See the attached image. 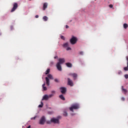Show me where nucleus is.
<instances>
[{"label":"nucleus","mask_w":128,"mask_h":128,"mask_svg":"<svg viewBox=\"0 0 128 128\" xmlns=\"http://www.w3.org/2000/svg\"><path fill=\"white\" fill-rule=\"evenodd\" d=\"M80 108L79 104L78 103H75L72 104V106L70 108V110L74 112V110H78Z\"/></svg>","instance_id":"obj_1"},{"label":"nucleus","mask_w":128,"mask_h":128,"mask_svg":"<svg viewBox=\"0 0 128 128\" xmlns=\"http://www.w3.org/2000/svg\"><path fill=\"white\" fill-rule=\"evenodd\" d=\"M54 96L53 94H50L49 95L46 94L44 96L42 100H47L48 98H52Z\"/></svg>","instance_id":"obj_2"},{"label":"nucleus","mask_w":128,"mask_h":128,"mask_svg":"<svg viewBox=\"0 0 128 128\" xmlns=\"http://www.w3.org/2000/svg\"><path fill=\"white\" fill-rule=\"evenodd\" d=\"M76 42H77V38L76 37L74 36L70 40V42L72 45L75 44Z\"/></svg>","instance_id":"obj_3"},{"label":"nucleus","mask_w":128,"mask_h":128,"mask_svg":"<svg viewBox=\"0 0 128 128\" xmlns=\"http://www.w3.org/2000/svg\"><path fill=\"white\" fill-rule=\"evenodd\" d=\"M18 4L16 2H14L13 4V8H12L10 12H14L18 8Z\"/></svg>","instance_id":"obj_4"},{"label":"nucleus","mask_w":128,"mask_h":128,"mask_svg":"<svg viewBox=\"0 0 128 128\" xmlns=\"http://www.w3.org/2000/svg\"><path fill=\"white\" fill-rule=\"evenodd\" d=\"M46 122V119L44 116H42L40 120V124L41 125H44Z\"/></svg>","instance_id":"obj_5"},{"label":"nucleus","mask_w":128,"mask_h":128,"mask_svg":"<svg viewBox=\"0 0 128 128\" xmlns=\"http://www.w3.org/2000/svg\"><path fill=\"white\" fill-rule=\"evenodd\" d=\"M51 122H54V124H60V121L58 118L56 119V118H52L50 120Z\"/></svg>","instance_id":"obj_6"},{"label":"nucleus","mask_w":128,"mask_h":128,"mask_svg":"<svg viewBox=\"0 0 128 128\" xmlns=\"http://www.w3.org/2000/svg\"><path fill=\"white\" fill-rule=\"evenodd\" d=\"M68 84L70 86H74V83L72 80L70 78H68Z\"/></svg>","instance_id":"obj_7"},{"label":"nucleus","mask_w":128,"mask_h":128,"mask_svg":"<svg viewBox=\"0 0 128 128\" xmlns=\"http://www.w3.org/2000/svg\"><path fill=\"white\" fill-rule=\"evenodd\" d=\"M60 90H61V92L62 94H64L66 93V88H64V87H61L60 88Z\"/></svg>","instance_id":"obj_8"},{"label":"nucleus","mask_w":128,"mask_h":128,"mask_svg":"<svg viewBox=\"0 0 128 128\" xmlns=\"http://www.w3.org/2000/svg\"><path fill=\"white\" fill-rule=\"evenodd\" d=\"M69 76H73L74 78V80H76V77L78 76L77 74L76 73L70 74Z\"/></svg>","instance_id":"obj_9"},{"label":"nucleus","mask_w":128,"mask_h":128,"mask_svg":"<svg viewBox=\"0 0 128 128\" xmlns=\"http://www.w3.org/2000/svg\"><path fill=\"white\" fill-rule=\"evenodd\" d=\"M56 67H57V69L59 70V71H62V66L60 65V63H58L56 64Z\"/></svg>","instance_id":"obj_10"},{"label":"nucleus","mask_w":128,"mask_h":128,"mask_svg":"<svg viewBox=\"0 0 128 128\" xmlns=\"http://www.w3.org/2000/svg\"><path fill=\"white\" fill-rule=\"evenodd\" d=\"M58 61L59 62H58V63H60V64H61L64 62L65 60L64 58H59Z\"/></svg>","instance_id":"obj_11"},{"label":"nucleus","mask_w":128,"mask_h":128,"mask_svg":"<svg viewBox=\"0 0 128 128\" xmlns=\"http://www.w3.org/2000/svg\"><path fill=\"white\" fill-rule=\"evenodd\" d=\"M46 84L48 86H50V80L48 77H46Z\"/></svg>","instance_id":"obj_12"},{"label":"nucleus","mask_w":128,"mask_h":128,"mask_svg":"<svg viewBox=\"0 0 128 128\" xmlns=\"http://www.w3.org/2000/svg\"><path fill=\"white\" fill-rule=\"evenodd\" d=\"M48 8V4L46 2H44V6H43V10H45L46 9Z\"/></svg>","instance_id":"obj_13"},{"label":"nucleus","mask_w":128,"mask_h":128,"mask_svg":"<svg viewBox=\"0 0 128 128\" xmlns=\"http://www.w3.org/2000/svg\"><path fill=\"white\" fill-rule=\"evenodd\" d=\"M126 60L128 61V66L124 68V70L125 71H128V56H126Z\"/></svg>","instance_id":"obj_14"},{"label":"nucleus","mask_w":128,"mask_h":128,"mask_svg":"<svg viewBox=\"0 0 128 128\" xmlns=\"http://www.w3.org/2000/svg\"><path fill=\"white\" fill-rule=\"evenodd\" d=\"M122 90L124 93V94H126L128 92L127 90L124 88L123 86H122Z\"/></svg>","instance_id":"obj_15"},{"label":"nucleus","mask_w":128,"mask_h":128,"mask_svg":"<svg viewBox=\"0 0 128 128\" xmlns=\"http://www.w3.org/2000/svg\"><path fill=\"white\" fill-rule=\"evenodd\" d=\"M66 65L68 68H72V64L70 62L66 63Z\"/></svg>","instance_id":"obj_16"},{"label":"nucleus","mask_w":128,"mask_h":128,"mask_svg":"<svg viewBox=\"0 0 128 128\" xmlns=\"http://www.w3.org/2000/svg\"><path fill=\"white\" fill-rule=\"evenodd\" d=\"M46 86V84H45V83H44L42 84V88H43L44 91H46L47 90V88L46 86Z\"/></svg>","instance_id":"obj_17"},{"label":"nucleus","mask_w":128,"mask_h":128,"mask_svg":"<svg viewBox=\"0 0 128 128\" xmlns=\"http://www.w3.org/2000/svg\"><path fill=\"white\" fill-rule=\"evenodd\" d=\"M60 98L62 100H65V98L62 94L60 96Z\"/></svg>","instance_id":"obj_18"},{"label":"nucleus","mask_w":128,"mask_h":128,"mask_svg":"<svg viewBox=\"0 0 128 128\" xmlns=\"http://www.w3.org/2000/svg\"><path fill=\"white\" fill-rule=\"evenodd\" d=\"M48 77L49 78H50V80H53V79H54L53 76H52L51 74H48Z\"/></svg>","instance_id":"obj_19"},{"label":"nucleus","mask_w":128,"mask_h":128,"mask_svg":"<svg viewBox=\"0 0 128 128\" xmlns=\"http://www.w3.org/2000/svg\"><path fill=\"white\" fill-rule=\"evenodd\" d=\"M63 46L64 48H68V42L64 43Z\"/></svg>","instance_id":"obj_20"},{"label":"nucleus","mask_w":128,"mask_h":128,"mask_svg":"<svg viewBox=\"0 0 128 128\" xmlns=\"http://www.w3.org/2000/svg\"><path fill=\"white\" fill-rule=\"evenodd\" d=\"M43 20L44 22H46L48 20V18L46 16H44L43 17Z\"/></svg>","instance_id":"obj_21"},{"label":"nucleus","mask_w":128,"mask_h":128,"mask_svg":"<svg viewBox=\"0 0 128 128\" xmlns=\"http://www.w3.org/2000/svg\"><path fill=\"white\" fill-rule=\"evenodd\" d=\"M50 72V68H48V70H46V72L45 73V74L46 75L48 74Z\"/></svg>","instance_id":"obj_22"},{"label":"nucleus","mask_w":128,"mask_h":128,"mask_svg":"<svg viewBox=\"0 0 128 128\" xmlns=\"http://www.w3.org/2000/svg\"><path fill=\"white\" fill-rule=\"evenodd\" d=\"M124 28L126 29L128 28V25L127 24H124Z\"/></svg>","instance_id":"obj_23"},{"label":"nucleus","mask_w":128,"mask_h":128,"mask_svg":"<svg viewBox=\"0 0 128 128\" xmlns=\"http://www.w3.org/2000/svg\"><path fill=\"white\" fill-rule=\"evenodd\" d=\"M43 106H44V104H43V102H41V104H39L38 107L41 108H42Z\"/></svg>","instance_id":"obj_24"},{"label":"nucleus","mask_w":128,"mask_h":128,"mask_svg":"<svg viewBox=\"0 0 128 128\" xmlns=\"http://www.w3.org/2000/svg\"><path fill=\"white\" fill-rule=\"evenodd\" d=\"M64 116H68V113H67V112L66 111H64Z\"/></svg>","instance_id":"obj_25"},{"label":"nucleus","mask_w":128,"mask_h":128,"mask_svg":"<svg viewBox=\"0 0 128 128\" xmlns=\"http://www.w3.org/2000/svg\"><path fill=\"white\" fill-rule=\"evenodd\" d=\"M72 50V48L70 47H68V46L66 47L67 50Z\"/></svg>","instance_id":"obj_26"},{"label":"nucleus","mask_w":128,"mask_h":128,"mask_svg":"<svg viewBox=\"0 0 128 128\" xmlns=\"http://www.w3.org/2000/svg\"><path fill=\"white\" fill-rule=\"evenodd\" d=\"M36 116H34V117H32V118H31V120H34L36 118Z\"/></svg>","instance_id":"obj_27"},{"label":"nucleus","mask_w":128,"mask_h":128,"mask_svg":"<svg viewBox=\"0 0 128 128\" xmlns=\"http://www.w3.org/2000/svg\"><path fill=\"white\" fill-rule=\"evenodd\" d=\"M60 38H61V39H62V40H65L64 37V36H61Z\"/></svg>","instance_id":"obj_28"},{"label":"nucleus","mask_w":128,"mask_h":128,"mask_svg":"<svg viewBox=\"0 0 128 128\" xmlns=\"http://www.w3.org/2000/svg\"><path fill=\"white\" fill-rule=\"evenodd\" d=\"M54 82H59V80L58 78H56L54 80Z\"/></svg>","instance_id":"obj_29"},{"label":"nucleus","mask_w":128,"mask_h":128,"mask_svg":"<svg viewBox=\"0 0 128 128\" xmlns=\"http://www.w3.org/2000/svg\"><path fill=\"white\" fill-rule=\"evenodd\" d=\"M52 94H53L54 95V94H56V91L55 90H52Z\"/></svg>","instance_id":"obj_30"},{"label":"nucleus","mask_w":128,"mask_h":128,"mask_svg":"<svg viewBox=\"0 0 128 128\" xmlns=\"http://www.w3.org/2000/svg\"><path fill=\"white\" fill-rule=\"evenodd\" d=\"M124 76H125V78H126V79H128V74H125Z\"/></svg>","instance_id":"obj_31"},{"label":"nucleus","mask_w":128,"mask_h":128,"mask_svg":"<svg viewBox=\"0 0 128 128\" xmlns=\"http://www.w3.org/2000/svg\"><path fill=\"white\" fill-rule=\"evenodd\" d=\"M109 6H110V8H113V5L112 4H110L109 5Z\"/></svg>","instance_id":"obj_32"},{"label":"nucleus","mask_w":128,"mask_h":128,"mask_svg":"<svg viewBox=\"0 0 128 128\" xmlns=\"http://www.w3.org/2000/svg\"><path fill=\"white\" fill-rule=\"evenodd\" d=\"M83 54H84L83 52L81 51V52H80V55H83Z\"/></svg>","instance_id":"obj_33"},{"label":"nucleus","mask_w":128,"mask_h":128,"mask_svg":"<svg viewBox=\"0 0 128 128\" xmlns=\"http://www.w3.org/2000/svg\"><path fill=\"white\" fill-rule=\"evenodd\" d=\"M122 101H124L125 98H124V97H122Z\"/></svg>","instance_id":"obj_34"},{"label":"nucleus","mask_w":128,"mask_h":128,"mask_svg":"<svg viewBox=\"0 0 128 128\" xmlns=\"http://www.w3.org/2000/svg\"><path fill=\"white\" fill-rule=\"evenodd\" d=\"M36 18H38V15H36Z\"/></svg>","instance_id":"obj_35"},{"label":"nucleus","mask_w":128,"mask_h":128,"mask_svg":"<svg viewBox=\"0 0 128 128\" xmlns=\"http://www.w3.org/2000/svg\"><path fill=\"white\" fill-rule=\"evenodd\" d=\"M47 124H50V121H47Z\"/></svg>","instance_id":"obj_36"},{"label":"nucleus","mask_w":128,"mask_h":128,"mask_svg":"<svg viewBox=\"0 0 128 128\" xmlns=\"http://www.w3.org/2000/svg\"><path fill=\"white\" fill-rule=\"evenodd\" d=\"M69 26L68 25H66V28H68Z\"/></svg>","instance_id":"obj_37"},{"label":"nucleus","mask_w":128,"mask_h":128,"mask_svg":"<svg viewBox=\"0 0 128 128\" xmlns=\"http://www.w3.org/2000/svg\"><path fill=\"white\" fill-rule=\"evenodd\" d=\"M121 73H122V72H118V74H120Z\"/></svg>","instance_id":"obj_38"},{"label":"nucleus","mask_w":128,"mask_h":128,"mask_svg":"<svg viewBox=\"0 0 128 128\" xmlns=\"http://www.w3.org/2000/svg\"><path fill=\"white\" fill-rule=\"evenodd\" d=\"M28 128H30V126H29L28 127Z\"/></svg>","instance_id":"obj_39"},{"label":"nucleus","mask_w":128,"mask_h":128,"mask_svg":"<svg viewBox=\"0 0 128 128\" xmlns=\"http://www.w3.org/2000/svg\"><path fill=\"white\" fill-rule=\"evenodd\" d=\"M54 58H56V56H54Z\"/></svg>","instance_id":"obj_40"},{"label":"nucleus","mask_w":128,"mask_h":128,"mask_svg":"<svg viewBox=\"0 0 128 128\" xmlns=\"http://www.w3.org/2000/svg\"><path fill=\"white\" fill-rule=\"evenodd\" d=\"M2 34L1 32H0V36Z\"/></svg>","instance_id":"obj_41"},{"label":"nucleus","mask_w":128,"mask_h":128,"mask_svg":"<svg viewBox=\"0 0 128 128\" xmlns=\"http://www.w3.org/2000/svg\"><path fill=\"white\" fill-rule=\"evenodd\" d=\"M30 1H31L32 0H30Z\"/></svg>","instance_id":"obj_42"},{"label":"nucleus","mask_w":128,"mask_h":128,"mask_svg":"<svg viewBox=\"0 0 128 128\" xmlns=\"http://www.w3.org/2000/svg\"><path fill=\"white\" fill-rule=\"evenodd\" d=\"M95 1H96V0H94Z\"/></svg>","instance_id":"obj_43"}]
</instances>
